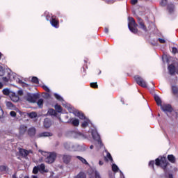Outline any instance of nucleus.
<instances>
[{
  "mask_svg": "<svg viewBox=\"0 0 178 178\" xmlns=\"http://www.w3.org/2000/svg\"><path fill=\"white\" fill-rule=\"evenodd\" d=\"M129 23H128V28L129 29L130 31L134 34H137L138 33V29L137 26L138 24L136 22V20L133 17H129Z\"/></svg>",
  "mask_w": 178,
  "mask_h": 178,
  "instance_id": "f03ea898",
  "label": "nucleus"
},
{
  "mask_svg": "<svg viewBox=\"0 0 178 178\" xmlns=\"http://www.w3.org/2000/svg\"><path fill=\"white\" fill-rule=\"evenodd\" d=\"M10 98L13 102H19V100L20 99L19 95H16V93L13 92L10 93Z\"/></svg>",
  "mask_w": 178,
  "mask_h": 178,
  "instance_id": "2eb2a0df",
  "label": "nucleus"
},
{
  "mask_svg": "<svg viewBox=\"0 0 178 178\" xmlns=\"http://www.w3.org/2000/svg\"><path fill=\"white\" fill-rule=\"evenodd\" d=\"M26 131H27V126L24 124L20 125L19 127V136H24V134H26Z\"/></svg>",
  "mask_w": 178,
  "mask_h": 178,
  "instance_id": "f8f14e48",
  "label": "nucleus"
},
{
  "mask_svg": "<svg viewBox=\"0 0 178 178\" xmlns=\"http://www.w3.org/2000/svg\"><path fill=\"white\" fill-rule=\"evenodd\" d=\"M95 178H102L101 175H99V172L95 171Z\"/></svg>",
  "mask_w": 178,
  "mask_h": 178,
  "instance_id": "8fccbe9b",
  "label": "nucleus"
},
{
  "mask_svg": "<svg viewBox=\"0 0 178 178\" xmlns=\"http://www.w3.org/2000/svg\"><path fill=\"white\" fill-rule=\"evenodd\" d=\"M90 87L92 88H98V83L97 82L90 83Z\"/></svg>",
  "mask_w": 178,
  "mask_h": 178,
  "instance_id": "e433bc0d",
  "label": "nucleus"
},
{
  "mask_svg": "<svg viewBox=\"0 0 178 178\" xmlns=\"http://www.w3.org/2000/svg\"><path fill=\"white\" fill-rule=\"evenodd\" d=\"M39 170L41 172H45V164L42 163L40 165H38Z\"/></svg>",
  "mask_w": 178,
  "mask_h": 178,
  "instance_id": "72a5a7b5",
  "label": "nucleus"
},
{
  "mask_svg": "<svg viewBox=\"0 0 178 178\" xmlns=\"http://www.w3.org/2000/svg\"><path fill=\"white\" fill-rule=\"evenodd\" d=\"M74 178H87V175L84 173V172H80Z\"/></svg>",
  "mask_w": 178,
  "mask_h": 178,
  "instance_id": "cd10ccee",
  "label": "nucleus"
},
{
  "mask_svg": "<svg viewBox=\"0 0 178 178\" xmlns=\"http://www.w3.org/2000/svg\"><path fill=\"white\" fill-rule=\"evenodd\" d=\"M154 101H156V105L158 106H162V100H161V97H159V96L155 95Z\"/></svg>",
  "mask_w": 178,
  "mask_h": 178,
  "instance_id": "4be33fe9",
  "label": "nucleus"
},
{
  "mask_svg": "<svg viewBox=\"0 0 178 178\" xmlns=\"http://www.w3.org/2000/svg\"><path fill=\"white\" fill-rule=\"evenodd\" d=\"M137 2H138V0H131V5H136V4H137Z\"/></svg>",
  "mask_w": 178,
  "mask_h": 178,
  "instance_id": "864d4df0",
  "label": "nucleus"
},
{
  "mask_svg": "<svg viewBox=\"0 0 178 178\" xmlns=\"http://www.w3.org/2000/svg\"><path fill=\"white\" fill-rule=\"evenodd\" d=\"M2 59V53H0V60Z\"/></svg>",
  "mask_w": 178,
  "mask_h": 178,
  "instance_id": "680f3d73",
  "label": "nucleus"
},
{
  "mask_svg": "<svg viewBox=\"0 0 178 178\" xmlns=\"http://www.w3.org/2000/svg\"><path fill=\"white\" fill-rule=\"evenodd\" d=\"M3 94L4 95H9L10 94V90H9V89H4L3 90Z\"/></svg>",
  "mask_w": 178,
  "mask_h": 178,
  "instance_id": "a19ab883",
  "label": "nucleus"
},
{
  "mask_svg": "<svg viewBox=\"0 0 178 178\" xmlns=\"http://www.w3.org/2000/svg\"><path fill=\"white\" fill-rule=\"evenodd\" d=\"M168 4V0H161V6H166Z\"/></svg>",
  "mask_w": 178,
  "mask_h": 178,
  "instance_id": "a18cd8bd",
  "label": "nucleus"
},
{
  "mask_svg": "<svg viewBox=\"0 0 178 178\" xmlns=\"http://www.w3.org/2000/svg\"><path fill=\"white\" fill-rule=\"evenodd\" d=\"M42 88H43V90H44V91H46L47 92H49V88L47 87V86L44 85L42 86Z\"/></svg>",
  "mask_w": 178,
  "mask_h": 178,
  "instance_id": "49530a36",
  "label": "nucleus"
},
{
  "mask_svg": "<svg viewBox=\"0 0 178 178\" xmlns=\"http://www.w3.org/2000/svg\"><path fill=\"white\" fill-rule=\"evenodd\" d=\"M160 106L163 112H169L170 113H172V112H173V108H172V106L170 104H161V106Z\"/></svg>",
  "mask_w": 178,
  "mask_h": 178,
  "instance_id": "1a4fd4ad",
  "label": "nucleus"
},
{
  "mask_svg": "<svg viewBox=\"0 0 178 178\" xmlns=\"http://www.w3.org/2000/svg\"><path fill=\"white\" fill-rule=\"evenodd\" d=\"M104 161L106 162H108L109 161L111 162H113V159L112 158V155L111 154V153L107 152L106 156H104Z\"/></svg>",
  "mask_w": 178,
  "mask_h": 178,
  "instance_id": "5701e85b",
  "label": "nucleus"
},
{
  "mask_svg": "<svg viewBox=\"0 0 178 178\" xmlns=\"http://www.w3.org/2000/svg\"><path fill=\"white\" fill-rule=\"evenodd\" d=\"M167 9L169 12V13H173L174 10H175V4L170 3L168 4L167 6Z\"/></svg>",
  "mask_w": 178,
  "mask_h": 178,
  "instance_id": "412c9836",
  "label": "nucleus"
},
{
  "mask_svg": "<svg viewBox=\"0 0 178 178\" xmlns=\"http://www.w3.org/2000/svg\"><path fill=\"white\" fill-rule=\"evenodd\" d=\"M77 159L81 161L82 163H84L85 165H88V163L87 162V160H86L84 158L80 156H76Z\"/></svg>",
  "mask_w": 178,
  "mask_h": 178,
  "instance_id": "c85d7f7f",
  "label": "nucleus"
},
{
  "mask_svg": "<svg viewBox=\"0 0 178 178\" xmlns=\"http://www.w3.org/2000/svg\"><path fill=\"white\" fill-rule=\"evenodd\" d=\"M33 178H38L37 176H33Z\"/></svg>",
  "mask_w": 178,
  "mask_h": 178,
  "instance_id": "0e129e2a",
  "label": "nucleus"
},
{
  "mask_svg": "<svg viewBox=\"0 0 178 178\" xmlns=\"http://www.w3.org/2000/svg\"><path fill=\"white\" fill-rule=\"evenodd\" d=\"M67 123H71L72 126H75V127H77V126L80 124V121L79 120V119L70 118L67 121Z\"/></svg>",
  "mask_w": 178,
  "mask_h": 178,
  "instance_id": "ddd939ff",
  "label": "nucleus"
},
{
  "mask_svg": "<svg viewBox=\"0 0 178 178\" xmlns=\"http://www.w3.org/2000/svg\"><path fill=\"white\" fill-rule=\"evenodd\" d=\"M137 20H138V24H139L140 29H141L142 30H143V31L147 33V31H148V29H147V26L145 25V23H144V19L140 17H138Z\"/></svg>",
  "mask_w": 178,
  "mask_h": 178,
  "instance_id": "423d86ee",
  "label": "nucleus"
},
{
  "mask_svg": "<svg viewBox=\"0 0 178 178\" xmlns=\"http://www.w3.org/2000/svg\"><path fill=\"white\" fill-rule=\"evenodd\" d=\"M90 149H92V148H94V145H90Z\"/></svg>",
  "mask_w": 178,
  "mask_h": 178,
  "instance_id": "e2e57ef3",
  "label": "nucleus"
},
{
  "mask_svg": "<svg viewBox=\"0 0 178 178\" xmlns=\"http://www.w3.org/2000/svg\"><path fill=\"white\" fill-rule=\"evenodd\" d=\"M75 115H76V116L79 118V119H81V120H86V119H87V118H86V115H84V113H83L81 111H76Z\"/></svg>",
  "mask_w": 178,
  "mask_h": 178,
  "instance_id": "6ab92c4d",
  "label": "nucleus"
},
{
  "mask_svg": "<svg viewBox=\"0 0 178 178\" xmlns=\"http://www.w3.org/2000/svg\"><path fill=\"white\" fill-rule=\"evenodd\" d=\"M92 136L93 137L94 140H96V141H98V143L102 144V142L101 141V136H99L98 132H92Z\"/></svg>",
  "mask_w": 178,
  "mask_h": 178,
  "instance_id": "f3484780",
  "label": "nucleus"
},
{
  "mask_svg": "<svg viewBox=\"0 0 178 178\" xmlns=\"http://www.w3.org/2000/svg\"><path fill=\"white\" fill-rule=\"evenodd\" d=\"M168 72L169 74H170V76H175V73H176V67L175 66V65L171 64L170 65H168Z\"/></svg>",
  "mask_w": 178,
  "mask_h": 178,
  "instance_id": "4468645a",
  "label": "nucleus"
},
{
  "mask_svg": "<svg viewBox=\"0 0 178 178\" xmlns=\"http://www.w3.org/2000/svg\"><path fill=\"white\" fill-rule=\"evenodd\" d=\"M24 178H29V177H25Z\"/></svg>",
  "mask_w": 178,
  "mask_h": 178,
  "instance_id": "69168bd1",
  "label": "nucleus"
},
{
  "mask_svg": "<svg viewBox=\"0 0 178 178\" xmlns=\"http://www.w3.org/2000/svg\"><path fill=\"white\" fill-rule=\"evenodd\" d=\"M50 23L55 29H59V19H56V17L52 16L50 19Z\"/></svg>",
  "mask_w": 178,
  "mask_h": 178,
  "instance_id": "6e6552de",
  "label": "nucleus"
},
{
  "mask_svg": "<svg viewBox=\"0 0 178 178\" xmlns=\"http://www.w3.org/2000/svg\"><path fill=\"white\" fill-rule=\"evenodd\" d=\"M18 95H20V96L23 95V90H19Z\"/></svg>",
  "mask_w": 178,
  "mask_h": 178,
  "instance_id": "6e6d98bb",
  "label": "nucleus"
},
{
  "mask_svg": "<svg viewBox=\"0 0 178 178\" xmlns=\"http://www.w3.org/2000/svg\"><path fill=\"white\" fill-rule=\"evenodd\" d=\"M85 64L83 66V72L85 73V74L87 73L86 71V69H88V66L87 65V61L84 60Z\"/></svg>",
  "mask_w": 178,
  "mask_h": 178,
  "instance_id": "58836bf2",
  "label": "nucleus"
},
{
  "mask_svg": "<svg viewBox=\"0 0 178 178\" xmlns=\"http://www.w3.org/2000/svg\"><path fill=\"white\" fill-rule=\"evenodd\" d=\"M53 134L51 132H42L37 135L36 138H41V137H52Z\"/></svg>",
  "mask_w": 178,
  "mask_h": 178,
  "instance_id": "dca6fc26",
  "label": "nucleus"
},
{
  "mask_svg": "<svg viewBox=\"0 0 178 178\" xmlns=\"http://www.w3.org/2000/svg\"><path fill=\"white\" fill-rule=\"evenodd\" d=\"M172 54H174L175 55H176V54H177V52H178L177 48H176V47H172Z\"/></svg>",
  "mask_w": 178,
  "mask_h": 178,
  "instance_id": "09e8293b",
  "label": "nucleus"
},
{
  "mask_svg": "<svg viewBox=\"0 0 178 178\" xmlns=\"http://www.w3.org/2000/svg\"><path fill=\"white\" fill-rule=\"evenodd\" d=\"M62 160L63 163L68 165V163H70V161H72V156L69 154H63L62 156Z\"/></svg>",
  "mask_w": 178,
  "mask_h": 178,
  "instance_id": "9d476101",
  "label": "nucleus"
},
{
  "mask_svg": "<svg viewBox=\"0 0 178 178\" xmlns=\"http://www.w3.org/2000/svg\"><path fill=\"white\" fill-rule=\"evenodd\" d=\"M10 116H12L13 118H16V113L15 111H11L10 112Z\"/></svg>",
  "mask_w": 178,
  "mask_h": 178,
  "instance_id": "603ef678",
  "label": "nucleus"
},
{
  "mask_svg": "<svg viewBox=\"0 0 178 178\" xmlns=\"http://www.w3.org/2000/svg\"><path fill=\"white\" fill-rule=\"evenodd\" d=\"M36 134H37V129H35V127H31L27 130V134L31 138H33V137H35Z\"/></svg>",
  "mask_w": 178,
  "mask_h": 178,
  "instance_id": "9b49d317",
  "label": "nucleus"
},
{
  "mask_svg": "<svg viewBox=\"0 0 178 178\" xmlns=\"http://www.w3.org/2000/svg\"><path fill=\"white\" fill-rule=\"evenodd\" d=\"M58 113L54 108H49L47 111V116H57Z\"/></svg>",
  "mask_w": 178,
  "mask_h": 178,
  "instance_id": "a211bd4d",
  "label": "nucleus"
},
{
  "mask_svg": "<svg viewBox=\"0 0 178 178\" xmlns=\"http://www.w3.org/2000/svg\"><path fill=\"white\" fill-rule=\"evenodd\" d=\"M90 124V120L86 119L85 121L81 124V127L83 129H86V127H88V124Z\"/></svg>",
  "mask_w": 178,
  "mask_h": 178,
  "instance_id": "bb28decb",
  "label": "nucleus"
},
{
  "mask_svg": "<svg viewBox=\"0 0 178 178\" xmlns=\"http://www.w3.org/2000/svg\"><path fill=\"white\" fill-rule=\"evenodd\" d=\"M54 108L56 109V112H58V113H61L62 111H63V109L62 108V106L56 104L54 106Z\"/></svg>",
  "mask_w": 178,
  "mask_h": 178,
  "instance_id": "a878e982",
  "label": "nucleus"
},
{
  "mask_svg": "<svg viewBox=\"0 0 178 178\" xmlns=\"http://www.w3.org/2000/svg\"><path fill=\"white\" fill-rule=\"evenodd\" d=\"M99 165H100V166H102V165H104V161H99Z\"/></svg>",
  "mask_w": 178,
  "mask_h": 178,
  "instance_id": "4d7b16f0",
  "label": "nucleus"
},
{
  "mask_svg": "<svg viewBox=\"0 0 178 178\" xmlns=\"http://www.w3.org/2000/svg\"><path fill=\"white\" fill-rule=\"evenodd\" d=\"M38 170H40V169L38 168V166H35L33 169V173L34 175H37V173H38Z\"/></svg>",
  "mask_w": 178,
  "mask_h": 178,
  "instance_id": "37998d69",
  "label": "nucleus"
},
{
  "mask_svg": "<svg viewBox=\"0 0 178 178\" xmlns=\"http://www.w3.org/2000/svg\"><path fill=\"white\" fill-rule=\"evenodd\" d=\"M168 177L169 178H173V175L172 174H169Z\"/></svg>",
  "mask_w": 178,
  "mask_h": 178,
  "instance_id": "bf43d9fd",
  "label": "nucleus"
},
{
  "mask_svg": "<svg viewBox=\"0 0 178 178\" xmlns=\"http://www.w3.org/2000/svg\"><path fill=\"white\" fill-rule=\"evenodd\" d=\"M135 81L136 83L140 86V87H143V88H147V82L143 79V77L136 75L134 76Z\"/></svg>",
  "mask_w": 178,
  "mask_h": 178,
  "instance_id": "20e7f679",
  "label": "nucleus"
},
{
  "mask_svg": "<svg viewBox=\"0 0 178 178\" xmlns=\"http://www.w3.org/2000/svg\"><path fill=\"white\" fill-rule=\"evenodd\" d=\"M49 17H51V16L49 15H46V20H49Z\"/></svg>",
  "mask_w": 178,
  "mask_h": 178,
  "instance_id": "13d9d810",
  "label": "nucleus"
},
{
  "mask_svg": "<svg viewBox=\"0 0 178 178\" xmlns=\"http://www.w3.org/2000/svg\"><path fill=\"white\" fill-rule=\"evenodd\" d=\"M155 161H150L149 162V168H152V169L155 172Z\"/></svg>",
  "mask_w": 178,
  "mask_h": 178,
  "instance_id": "473e14b6",
  "label": "nucleus"
},
{
  "mask_svg": "<svg viewBox=\"0 0 178 178\" xmlns=\"http://www.w3.org/2000/svg\"><path fill=\"white\" fill-rule=\"evenodd\" d=\"M3 118V110H2V107L0 106V119Z\"/></svg>",
  "mask_w": 178,
  "mask_h": 178,
  "instance_id": "de8ad7c7",
  "label": "nucleus"
},
{
  "mask_svg": "<svg viewBox=\"0 0 178 178\" xmlns=\"http://www.w3.org/2000/svg\"><path fill=\"white\" fill-rule=\"evenodd\" d=\"M44 127L45 129H49V127H51V120L45 119L44 121Z\"/></svg>",
  "mask_w": 178,
  "mask_h": 178,
  "instance_id": "393cba45",
  "label": "nucleus"
},
{
  "mask_svg": "<svg viewBox=\"0 0 178 178\" xmlns=\"http://www.w3.org/2000/svg\"><path fill=\"white\" fill-rule=\"evenodd\" d=\"M19 152L22 158H27L29 156V154H33V151L26 150V149L19 148Z\"/></svg>",
  "mask_w": 178,
  "mask_h": 178,
  "instance_id": "0eeeda50",
  "label": "nucleus"
},
{
  "mask_svg": "<svg viewBox=\"0 0 178 178\" xmlns=\"http://www.w3.org/2000/svg\"><path fill=\"white\" fill-rule=\"evenodd\" d=\"M11 76H12V73L8 72L7 76H3L2 78L3 81H4V83H9V81H10Z\"/></svg>",
  "mask_w": 178,
  "mask_h": 178,
  "instance_id": "b1692460",
  "label": "nucleus"
},
{
  "mask_svg": "<svg viewBox=\"0 0 178 178\" xmlns=\"http://www.w3.org/2000/svg\"><path fill=\"white\" fill-rule=\"evenodd\" d=\"M155 165L156 166H160L165 172L169 165V162H168L165 156H161L160 159L157 158L155 159Z\"/></svg>",
  "mask_w": 178,
  "mask_h": 178,
  "instance_id": "f257e3e1",
  "label": "nucleus"
},
{
  "mask_svg": "<svg viewBox=\"0 0 178 178\" xmlns=\"http://www.w3.org/2000/svg\"><path fill=\"white\" fill-rule=\"evenodd\" d=\"M37 105L39 106V108H42V106H44V99H40L37 102Z\"/></svg>",
  "mask_w": 178,
  "mask_h": 178,
  "instance_id": "c756f323",
  "label": "nucleus"
},
{
  "mask_svg": "<svg viewBox=\"0 0 178 178\" xmlns=\"http://www.w3.org/2000/svg\"><path fill=\"white\" fill-rule=\"evenodd\" d=\"M159 41L160 44H165V42H166V40H165V39L163 38H159Z\"/></svg>",
  "mask_w": 178,
  "mask_h": 178,
  "instance_id": "3c124183",
  "label": "nucleus"
},
{
  "mask_svg": "<svg viewBox=\"0 0 178 178\" xmlns=\"http://www.w3.org/2000/svg\"><path fill=\"white\" fill-rule=\"evenodd\" d=\"M54 97L56 99H58V101H63V98H62V97H60V95H58L57 93L54 94Z\"/></svg>",
  "mask_w": 178,
  "mask_h": 178,
  "instance_id": "4c0bfd02",
  "label": "nucleus"
},
{
  "mask_svg": "<svg viewBox=\"0 0 178 178\" xmlns=\"http://www.w3.org/2000/svg\"><path fill=\"white\" fill-rule=\"evenodd\" d=\"M167 158L171 163H176V157L173 154H168Z\"/></svg>",
  "mask_w": 178,
  "mask_h": 178,
  "instance_id": "aec40b11",
  "label": "nucleus"
},
{
  "mask_svg": "<svg viewBox=\"0 0 178 178\" xmlns=\"http://www.w3.org/2000/svg\"><path fill=\"white\" fill-rule=\"evenodd\" d=\"M43 98H44V99H49V98H51V95L48 92H46L43 95Z\"/></svg>",
  "mask_w": 178,
  "mask_h": 178,
  "instance_id": "c03bdc74",
  "label": "nucleus"
},
{
  "mask_svg": "<svg viewBox=\"0 0 178 178\" xmlns=\"http://www.w3.org/2000/svg\"><path fill=\"white\" fill-rule=\"evenodd\" d=\"M0 76H5V69L2 66H0Z\"/></svg>",
  "mask_w": 178,
  "mask_h": 178,
  "instance_id": "ea45409f",
  "label": "nucleus"
},
{
  "mask_svg": "<svg viewBox=\"0 0 178 178\" xmlns=\"http://www.w3.org/2000/svg\"><path fill=\"white\" fill-rule=\"evenodd\" d=\"M28 116L31 118V119H34V118H37V113L35 112H31L30 113H28Z\"/></svg>",
  "mask_w": 178,
  "mask_h": 178,
  "instance_id": "2f4dec72",
  "label": "nucleus"
},
{
  "mask_svg": "<svg viewBox=\"0 0 178 178\" xmlns=\"http://www.w3.org/2000/svg\"><path fill=\"white\" fill-rule=\"evenodd\" d=\"M8 167L6 165H0V172H6Z\"/></svg>",
  "mask_w": 178,
  "mask_h": 178,
  "instance_id": "79ce46f5",
  "label": "nucleus"
},
{
  "mask_svg": "<svg viewBox=\"0 0 178 178\" xmlns=\"http://www.w3.org/2000/svg\"><path fill=\"white\" fill-rule=\"evenodd\" d=\"M3 87V84L1 82H0V89L2 88Z\"/></svg>",
  "mask_w": 178,
  "mask_h": 178,
  "instance_id": "052dcab7",
  "label": "nucleus"
},
{
  "mask_svg": "<svg viewBox=\"0 0 178 178\" xmlns=\"http://www.w3.org/2000/svg\"><path fill=\"white\" fill-rule=\"evenodd\" d=\"M56 153L51 152L49 156L45 158L46 163H54L56 159Z\"/></svg>",
  "mask_w": 178,
  "mask_h": 178,
  "instance_id": "39448f33",
  "label": "nucleus"
},
{
  "mask_svg": "<svg viewBox=\"0 0 178 178\" xmlns=\"http://www.w3.org/2000/svg\"><path fill=\"white\" fill-rule=\"evenodd\" d=\"M104 33H106V34H108V33H109V29L105 28L104 29Z\"/></svg>",
  "mask_w": 178,
  "mask_h": 178,
  "instance_id": "5fc2aeb1",
  "label": "nucleus"
},
{
  "mask_svg": "<svg viewBox=\"0 0 178 178\" xmlns=\"http://www.w3.org/2000/svg\"><path fill=\"white\" fill-rule=\"evenodd\" d=\"M112 170L113 172H119V167H118L116 164H113Z\"/></svg>",
  "mask_w": 178,
  "mask_h": 178,
  "instance_id": "c9c22d12",
  "label": "nucleus"
},
{
  "mask_svg": "<svg viewBox=\"0 0 178 178\" xmlns=\"http://www.w3.org/2000/svg\"><path fill=\"white\" fill-rule=\"evenodd\" d=\"M39 98L40 94L38 93H27L24 97L26 101L30 104H35Z\"/></svg>",
  "mask_w": 178,
  "mask_h": 178,
  "instance_id": "7ed1b4c3",
  "label": "nucleus"
},
{
  "mask_svg": "<svg viewBox=\"0 0 178 178\" xmlns=\"http://www.w3.org/2000/svg\"><path fill=\"white\" fill-rule=\"evenodd\" d=\"M6 106L8 108V109H13L15 108L14 104L10 102H6Z\"/></svg>",
  "mask_w": 178,
  "mask_h": 178,
  "instance_id": "7c9ffc66",
  "label": "nucleus"
},
{
  "mask_svg": "<svg viewBox=\"0 0 178 178\" xmlns=\"http://www.w3.org/2000/svg\"><path fill=\"white\" fill-rule=\"evenodd\" d=\"M31 81L32 83H34V84H38V83H40V81L37 76H33L31 79Z\"/></svg>",
  "mask_w": 178,
  "mask_h": 178,
  "instance_id": "f704fd0d",
  "label": "nucleus"
}]
</instances>
